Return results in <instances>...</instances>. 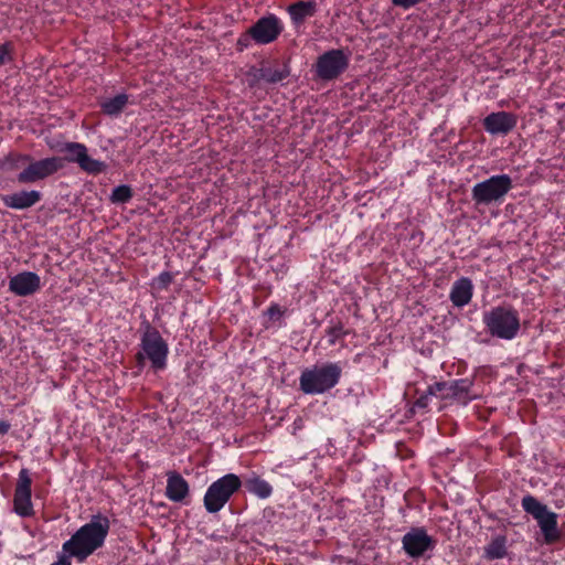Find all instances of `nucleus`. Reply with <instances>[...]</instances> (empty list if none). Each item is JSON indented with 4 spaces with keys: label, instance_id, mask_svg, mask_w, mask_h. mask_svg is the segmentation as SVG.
Here are the masks:
<instances>
[{
    "label": "nucleus",
    "instance_id": "72a5a7b5",
    "mask_svg": "<svg viewBox=\"0 0 565 565\" xmlns=\"http://www.w3.org/2000/svg\"><path fill=\"white\" fill-rule=\"evenodd\" d=\"M136 360H137L138 362H141V351H138V352L136 353Z\"/></svg>",
    "mask_w": 565,
    "mask_h": 565
},
{
    "label": "nucleus",
    "instance_id": "c756f323",
    "mask_svg": "<svg viewBox=\"0 0 565 565\" xmlns=\"http://www.w3.org/2000/svg\"><path fill=\"white\" fill-rule=\"evenodd\" d=\"M252 41H254V36H252L250 34V28L242 33L239 35V38L237 39V42H236V49L238 52H243L244 50H246L247 47H249Z\"/></svg>",
    "mask_w": 565,
    "mask_h": 565
},
{
    "label": "nucleus",
    "instance_id": "6ab92c4d",
    "mask_svg": "<svg viewBox=\"0 0 565 565\" xmlns=\"http://www.w3.org/2000/svg\"><path fill=\"white\" fill-rule=\"evenodd\" d=\"M290 75V68L287 63H275L264 65L256 71L255 78L264 81L268 84H277L286 79Z\"/></svg>",
    "mask_w": 565,
    "mask_h": 565
},
{
    "label": "nucleus",
    "instance_id": "7ed1b4c3",
    "mask_svg": "<svg viewBox=\"0 0 565 565\" xmlns=\"http://www.w3.org/2000/svg\"><path fill=\"white\" fill-rule=\"evenodd\" d=\"M342 370L341 362H327L307 367L300 374L299 388L309 395L323 394L339 384Z\"/></svg>",
    "mask_w": 565,
    "mask_h": 565
},
{
    "label": "nucleus",
    "instance_id": "473e14b6",
    "mask_svg": "<svg viewBox=\"0 0 565 565\" xmlns=\"http://www.w3.org/2000/svg\"><path fill=\"white\" fill-rule=\"evenodd\" d=\"M10 423L7 420H0V435H6L10 430Z\"/></svg>",
    "mask_w": 565,
    "mask_h": 565
},
{
    "label": "nucleus",
    "instance_id": "4be33fe9",
    "mask_svg": "<svg viewBox=\"0 0 565 565\" xmlns=\"http://www.w3.org/2000/svg\"><path fill=\"white\" fill-rule=\"evenodd\" d=\"M189 494L188 481L178 472L168 475L166 495L172 502H182Z\"/></svg>",
    "mask_w": 565,
    "mask_h": 565
},
{
    "label": "nucleus",
    "instance_id": "f257e3e1",
    "mask_svg": "<svg viewBox=\"0 0 565 565\" xmlns=\"http://www.w3.org/2000/svg\"><path fill=\"white\" fill-rule=\"evenodd\" d=\"M110 529V521L106 515L95 514L90 521L82 525L62 545V553L57 561L51 565H71V558L83 563L97 548L103 546Z\"/></svg>",
    "mask_w": 565,
    "mask_h": 565
},
{
    "label": "nucleus",
    "instance_id": "39448f33",
    "mask_svg": "<svg viewBox=\"0 0 565 565\" xmlns=\"http://www.w3.org/2000/svg\"><path fill=\"white\" fill-rule=\"evenodd\" d=\"M521 507L536 522L547 544L557 542L561 537L558 530V515L551 511L546 504L539 501L532 494H526L521 500Z\"/></svg>",
    "mask_w": 565,
    "mask_h": 565
},
{
    "label": "nucleus",
    "instance_id": "7c9ffc66",
    "mask_svg": "<svg viewBox=\"0 0 565 565\" xmlns=\"http://www.w3.org/2000/svg\"><path fill=\"white\" fill-rule=\"evenodd\" d=\"M268 318L270 320H279L282 315H284V310L280 308L279 305L277 303H271L268 308H267V311H266Z\"/></svg>",
    "mask_w": 565,
    "mask_h": 565
},
{
    "label": "nucleus",
    "instance_id": "b1692460",
    "mask_svg": "<svg viewBox=\"0 0 565 565\" xmlns=\"http://www.w3.org/2000/svg\"><path fill=\"white\" fill-rule=\"evenodd\" d=\"M352 332L353 331L351 329H345L341 322H338L337 324L330 326L326 329L329 345H334L340 342L342 348L345 347V337Z\"/></svg>",
    "mask_w": 565,
    "mask_h": 565
},
{
    "label": "nucleus",
    "instance_id": "ddd939ff",
    "mask_svg": "<svg viewBox=\"0 0 565 565\" xmlns=\"http://www.w3.org/2000/svg\"><path fill=\"white\" fill-rule=\"evenodd\" d=\"M282 31V21L273 13L259 18L250 26V34L254 36V42L259 45H266L275 42Z\"/></svg>",
    "mask_w": 565,
    "mask_h": 565
},
{
    "label": "nucleus",
    "instance_id": "f8f14e48",
    "mask_svg": "<svg viewBox=\"0 0 565 565\" xmlns=\"http://www.w3.org/2000/svg\"><path fill=\"white\" fill-rule=\"evenodd\" d=\"M63 168V160L51 157L30 162L17 177L20 183H34L43 180Z\"/></svg>",
    "mask_w": 565,
    "mask_h": 565
},
{
    "label": "nucleus",
    "instance_id": "9d476101",
    "mask_svg": "<svg viewBox=\"0 0 565 565\" xmlns=\"http://www.w3.org/2000/svg\"><path fill=\"white\" fill-rule=\"evenodd\" d=\"M350 58L341 49H332L321 54L316 62L315 73L321 81H334L349 67Z\"/></svg>",
    "mask_w": 565,
    "mask_h": 565
},
{
    "label": "nucleus",
    "instance_id": "f3484780",
    "mask_svg": "<svg viewBox=\"0 0 565 565\" xmlns=\"http://www.w3.org/2000/svg\"><path fill=\"white\" fill-rule=\"evenodd\" d=\"M42 199L41 192L36 190L30 191H20L11 194L2 195L1 200L3 204L9 209L14 210H25L29 209L36 203H39Z\"/></svg>",
    "mask_w": 565,
    "mask_h": 565
},
{
    "label": "nucleus",
    "instance_id": "dca6fc26",
    "mask_svg": "<svg viewBox=\"0 0 565 565\" xmlns=\"http://www.w3.org/2000/svg\"><path fill=\"white\" fill-rule=\"evenodd\" d=\"M41 288V278L36 273L22 271L9 280V290L19 296L26 297L35 294Z\"/></svg>",
    "mask_w": 565,
    "mask_h": 565
},
{
    "label": "nucleus",
    "instance_id": "a211bd4d",
    "mask_svg": "<svg viewBox=\"0 0 565 565\" xmlns=\"http://www.w3.org/2000/svg\"><path fill=\"white\" fill-rule=\"evenodd\" d=\"M473 284L470 278L461 277L457 279L450 289L449 299L457 308L467 306L473 297Z\"/></svg>",
    "mask_w": 565,
    "mask_h": 565
},
{
    "label": "nucleus",
    "instance_id": "20e7f679",
    "mask_svg": "<svg viewBox=\"0 0 565 565\" xmlns=\"http://www.w3.org/2000/svg\"><path fill=\"white\" fill-rule=\"evenodd\" d=\"M169 344L161 333L143 320V363L149 362L147 373L154 375L168 369Z\"/></svg>",
    "mask_w": 565,
    "mask_h": 565
},
{
    "label": "nucleus",
    "instance_id": "cd10ccee",
    "mask_svg": "<svg viewBox=\"0 0 565 565\" xmlns=\"http://www.w3.org/2000/svg\"><path fill=\"white\" fill-rule=\"evenodd\" d=\"M131 198V190L127 185H119L113 190L110 200L113 203H125Z\"/></svg>",
    "mask_w": 565,
    "mask_h": 565
},
{
    "label": "nucleus",
    "instance_id": "9b49d317",
    "mask_svg": "<svg viewBox=\"0 0 565 565\" xmlns=\"http://www.w3.org/2000/svg\"><path fill=\"white\" fill-rule=\"evenodd\" d=\"M32 479L26 468L19 471L13 494V512L21 518L34 515L32 503Z\"/></svg>",
    "mask_w": 565,
    "mask_h": 565
},
{
    "label": "nucleus",
    "instance_id": "c85d7f7f",
    "mask_svg": "<svg viewBox=\"0 0 565 565\" xmlns=\"http://www.w3.org/2000/svg\"><path fill=\"white\" fill-rule=\"evenodd\" d=\"M172 281V275L169 271L161 273L157 278L153 279V288L158 290L167 289Z\"/></svg>",
    "mask_w": 565,
    "mask_h": 565
},
{
    "label": "nucleus",
    "instance_id": "f03ea898",
    "mask_svg": "<svg viewBox=\"0 0 565 565\" xmlns=\"http://www.w3.org/2000/svg\"><path fill=\"white\" fill-rule=\"evenodd\" d=\"M482 323L491 337L507 341L515 339L521 330L519 310L507 302L483 311Z\"/></svg>",
    "mask_w": 565,
    "mask_h": 565
},
{
    "label": "nucleus",
    "instance_id": "aec40b11",
    "mask_svg": "<svg viewBox=\"0 0 565 565\" xmlns=\"http://www.w3.org/2000/svg\"><path fill=\"white\" fill-rule=\"evenodd\" d=\"M318 4L315 0L297 1L288 6L287 12L290 15L291 23L300 26L308 18L317 13Z\"/></svg>",
    "mask_w": 565,
    "mask_h": 565
},
{
    "label": "nucleus",
    "instance_id": "2f4dec72",
    "mask_svg": "<svg viewBox=\"0 0 565 565\" xmlns=\"http://www.w3.org/2000/svg\"><path fill=\"white\" fill-rule=\"evenodd\" d=\"M11 61L10 44H3L0 47V65H4Z\"/></svg>",
    "mask_w": 565,
    "mask_h": 565
},
{
    "label": "nucleus",
    "instance_id": "bb28decb",
    "mask_svg": "<svg viewBox=\"0 0 565 565\" xmlns=\"http://www.w3.org/2000/svg\"><path fill=\"white\" fill-rule=\"evenodd\" d=\"M433 396H435V394H429L427 388L425 393H423L420 396L416 398L411 408V412H420L423 414L426 413L428 411V406Z\"/></svg>",
    "mask_w": 565,
    "mask_h": 565
},
{
    "label": "nucleus",
    "instance_id": "412c9836",
    "mask_svg": "<svg viewBox=\"0 0 565 565\" xmlns=\"http://www.w3.org/2000/svg\"><path fill=\"white\" fill-rule=\"evenodd\" d=\"M242 482L248 493L262 500L268 499L274 492L273 486L254 471L246 476Z\"/></svg>",
    "mask_w": 565,
    "mask_h": 565
},
{
    "label": "nucleus",
    "instance_id": "0eeeda50",
    "mask_svg": "<svg viewBox=\"0 0 565 565\" xmlns=\"http://www.w3.org/2000/svg\"><path fill=\"white\" fill-rule=\"evenodd\" d=\"M512 188L513 181L509 174H495L476 183L471 190V198L476 205L502 203Z\"/></svg>",
    "mask_w": 565,
    "mask_h": 565
},
{
    "label": "nucleus",
    "instance_id": "a878e982",
    "mask_svg": "<svg viewBox=\"0 0 565 565\" xmlns=\"http://www.w3.org/2000/svg\"><path fill=\"white\" fill-rule=\"evenodd\" d=\"M127 104V96L119 94L115 97L108 98L102 103V109L108 115H117Z\"/></svg>",
    "mask_w": 565,
    "mask_h": 565
},
{
    "label": "nucleus",
    "instance_id": "393cba45",
    "mask_svg": "<svg viewBox=\"0 0 565 565\" xmlns=\"http://www.w3.org/2000/svg\"><path fill=\"white\" fill-rule=\"evenodd\" d=\"M29 161L30 157L28 154L10 153L8 157L0 160V169L3 171H13Z\"/></svg>",
    "mask_w": 565,
    "mask_h": 565
},
{
    "label": "nucleus",
    "instance_id": "423d86ee",
    "mask_svg": "<svg viewBox=\"0 0 565 565\" xmlns=\"http://www.w3.org/2000/svg\"><path fill=\"white\" fill-rule=\"evenodd\" d=\"M243 482L235 473H226L213 481L203 498L204 508L209 513H217L239 491Z\"/></svg>",
    "mask_w": 565,
    "mask_h": 565
},
{
    "label": "nucleus",
    "instance_id": "2eb2a0df",
    "mask_svg": "<svg viewBox=\"0 0 565 565\" xmlns=\"http://www.w3.org/2000/svg\"><path fill=\"white\" fill-rule=\"evenodd\" d=\"M518 120L514 113L492 111L482 119V126L492 136H508L516 127Z\"/></svg>",
    "mask_w": 565,
    "mask_h": 565
},
{
    "label": "nucleus",
    "instance_id": "6e6552de",
    "mask_svg": "<svg viewBox=\"0 0 565 565\" xmlns=\"http://www.w3.org/2000/svg\"><path fill=\"white\" fill-rule=\"evenodd\" d=\"M437 546V540L424 526H413L402 537V548L413 561L429 559Z\"/></svg>",
    "mask_w": 565,
    "mask_h": 565
},
{
    "label": "nucleus",
    "instance_id": "4468645a",
    "mask_svg": "<svg viewBox=\"0 0 565 565\" xmlns=\"http://www.w3.org/2000/svg\"><path fill=\"white\" fill-rule=\"evenodd\" d=\"M62 151L66 153L65 160L77 163L79 168L87 173L97 174L103 172L106 168L103 161L88 156L87 148L83 143L67 142L64 145Z\"/></svg>",
    "mask_w": 565,
    "mask_h": 565
},
{
    "label": "nucleus",
    "instance_id": "5701e85b",
    "mask_svg": "<svg viewBox=\"0 0 565 565\" xmlns=\"http://www.w3.org/2000/svg\"><path fill=\"white\" fill-rule=\"evenodd\" d=\"M508 555V537L504 534H498L491 537L489 543L483 546L482 558L487 562L502 559Z\"/></svg>",
    "mask_w": 565,
    "mask_h": 565
},
{
    "label": "nucleus",
    "instance_id": "1a4fd4ad",
    "mask_svg": "<svg viewBox=\"0 0 565 565\" xmlns=\"http://www.w3.org/2000/svg\"><path fill=\"white\" fill-rule=\"evenodd\" d=\"M472 385L473 383L469 379L441 381L428 385V392L441 401H455L467 405L476 398V395L471 394Z\"/></svg>",
    "mask_w": 565,
    "mask_h": 565
}]
</instances>
